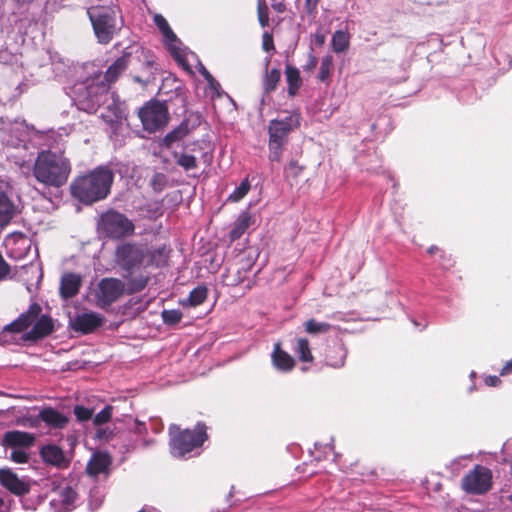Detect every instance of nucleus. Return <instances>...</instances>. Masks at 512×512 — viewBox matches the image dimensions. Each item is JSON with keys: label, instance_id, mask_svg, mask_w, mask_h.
I'll return each instance as SVG.
<instances>
[{"label": "nucleus", "instance_id": "9b49d317", "mask_svg": "<svg viewBox=\"0 0 512 512\" xmlns=\"http://www.w3.org/2000/svg\"><path fill=\"white\" fill-rule=\"evenodd\" d=\"M461 487L469 494H485L492 487L491 470L485 466L476 465L462 478Z\"/></svg>", "mask_w": 512, "mask_h": 512}, {"label": "nucleus", "instance_id": "e2e57ef3", "mask_svg": "<svg viewBox=\"0 0 512 512\" xmlns=\"http://www.w3.org/2000/svg\"><path fill=\"white\" fill-rule=\"evenodd\" d=\"M153 64H154V61H153V60H151V59H147V60L145 61V66H146L147 68H151V67L153 66Z\"/></svg>", "mask_w": 512, "mask_h": 512}, {"label": "nucleus", "instance_id": "de8ad7c7", "mask_svg": "<svg viewBox=\"0 0 512 512\" xmlns=\"http://www.w3.org/2000/svg\"><path fill=\"white\" fill-rule=\"evenodd\" d=\"M129 429L132 430L138 436H142L147 432L145 423L140 422L138 420H133L132 423L129 424Z\"/></svg>", "mask_w": 512, "mask_h": 512}, {"label": "nucleus", "instance_id": "09e8293b", "mask_svg": "<svg viewBox=\"0 0 512 512\" xmlns=\"http://www.w3.org/2000/svg\"><path fill=\"white\" fill-rule=\"evenodd\" d=\"M319 0H305L304 10L308 15H315Z\"/></svg>", "mask_w": 512, "mask_h": 512}, {"label": "nucleus", "instance_id": "0eeeda50", "mask_svg": "<svg viewBox=\"0 0 512 512\" xmlns=\"http://www.w3.org/2000/svg\"><path fill=\"white\" fill-rule=\"evenodd\" d=\"M87 14L98 42L108 44L118 29L116 10L107 6H93L87 10Z\"/></svg>", "mask_w": 512, "mask_h": 512}, {"label": "nucleus", "instance_id": "338daca9", "mask_svg": "<svg viewBox=\"0 0 512 512\" xmlns=\"http://www.w3.org/2000/svg\"><path fill=\"white\" fill-rule=\"evenodd\" d=\"M17 2H21V3H25V2H30L31 0H16Z\"/></svg>", "mask_w": 512, "mask_h": 512}, {"label": "nucleus", "instance_id": "58836bf2", "mask_svg": "<svg viewBox=\"0 0 512 512\" xmlns=\"http://www.w3.org/2000/svg\"><path fill=\"white\" fill-rule=\"evenodd\" d=\"M333 65V58L330 55H326L322 58L318 79L321 82H326L329 79L331 67Z\"/></svg>", "mask_w": 512, "mask_h": 512}, {"label": "nucleus", "instance_id": "cd10ccee", "mask_svg": "<svg viewBox=\"0 0 512 512\" xmlns=\"http://www.w3.org/2000/svg\"><path fill=\"white\" fill-rule=\"evenodd\" d=\"M251 225V215L247 211H243L238 216L237 220L234 223L232 230L230 231L231 240L239 239L244 232Z\"/></svg>", "mask_w": 512, "mask_h": 512}, {"label": "nucleus", "instance_id": "423d86ee", "mask_svg": "<svg viewBox=\"0 0 512 512\" xmlns=\"http://www.w3.org/2000/svg\"><path fill=\"white\" fill-rule=\"evenodd\" d=\"M170 451L174 457L184 458L193 450L202 446L207 439L206 426L198 423L193 430H181L176 424L169 427Z\"/></svg>", "mask_w": 512, "mask_h": 512}, {"label": "nucleus", "instance_id": "f03ea898", "mask_svg": "<svg viewBox=\"0 0 512 512\" xmlns=\"http://www.w3.org/2000/svg\"><path fill=\"white\" fill-rule=\"evenodd\" d=\"M44 149L37 154L31 166L33 153L29 155H12L13 162L29 174L31 168L35 179L46 187L59 188L65 185L71 173V163L61 152Z\"/></svg>", "mask_w": 512, "mask_h": 512}, {"label": "nucleus", "instance_id": "72a5a7b5", "mask_svg": "<svg viewBox=\"0 0 512 512\" xmlns=\"http://www.w3.org/2000/svg\"><path fill=\"white\" fill-rule=\"evenodd\" d=\"M176 163L181 166L185 171L197 168V159L194 155L183 153H174Z\"/></svg>", "mask_w": 512, "mask_h": 512}, {"label": "nucleus", "instance_id": "0e129e2a", "mask_svg": "<svg viewBox=\"0 0 512 512\" xmlns=\"http://www.w3.org/2000/svg\"><path fill=\"white\" fill-rule=\"evenodd\" d=\"M437 250H438V248H437L436 246H431V247L428 249V253H429V254H434Z\"/></svg>", "mask_w": 512, "mask_h": 512}, {"label": "nucleus", "instance_id": "ddd939ff", "mask_svg": "<svg viewBox=\"0 0 512 512\" xmlns=\"http://www.w3.org/2000/svg\"><path fill=\"white\" fill-rule=\"evenodd\" d=\"M300 115L292 112L281 119L271 120L268 126L269 138L286 142L288 134L299 126Z\"/></svg>", "mask_w": 512, "mask_h": 512}, {"label": "nucleus", "instance_id": "13d9d810", "mask_svg": "<svg viewBox=\"0 0 512 512\" xmlns=\"http://www.w3.org/2000/svg\"><path fill=\"white\" fill-rule=\"evenodd\" d=\"M9 509L8 503L5 499L0 495V512H7Z\"/></svg>", "mask_w": 512, "mask_h": 512}, {"label": "nucleus", "instance_id": "4c0bfd02", "mask_svg": "<svg viewBox=\"0 0 512 512\" xmlns=\"http://www.w3.org/2000/svg\"><path fill=\"white\" fill-rule=\"evenodd\" d=\"M208 290L204 286L194 288L188 297V302L191 306H198L202 304L207 298Z\"/></svg>", "mask_w": 512, "mask_h": 512}, {"label": "nucleus", "instance_id": "7c9ffc66", "mask_svg": "<svg viewBox=\"0 0 512 512\" xmlns=\"http://www.w3.org/2000/svg\"><path fill=\"white\" fill-rule=\"evenodd\" d=\"M349 34L342 30L334 32L331 40L332 49L336 53H342L349 47Z\"/></svg>", "mask_w": 512, "mask_h": 512}, {"label": "nucleus", "instance_id": "052dcab7", "mask_svg": "<svg viewBox=\"0 0 512 512\" xmlns=\"http://www.w3.org/2000/svg\"><path fill=\"white\" fill-rule=\"evenodd\" d=\"M309 58H310V62L307 67L312 68L317 64V58L315 56H313L312 54L309 55Z\"/></svg>", "mask_w": 512, "mask_h": 512}, {"label": "nucleus", "instance_id": "c85d7f7f", "mask_svg": "<svg viewBox=\"0 0 512 512\" xmlns=\"http://www.w3.org/2000/svg\"><path fill=\"white\" fill-rule=\"evenodd\" d=\"M285 74L288 83V94L294 96L302 84L300 73L297 68L287 66Z\"/></svg>", "mask_w": 512, "mask_h": 512}, {"label": "nucleus", "instance_id": "79ce46f5", "mask_svg": "<svg viewBox=\"0 0 512 512\" xmlns=\"http://www.w3.org/2000/svg\"><path fill=\"white\" fill-rule=\"evenodd\" d=\"M303 169L304 167L297 161L291 160L284 169L285 177L295 179L302 173Z\"/></svg>", "mask_w": 512, "mask_h": 512}, {"label": "nucleus", "instance_id": "412c9836", "mask_svg": "<svg viewBox=\"0 0 512 512\" xmlns=\"http://www.w3.org/2000/svg\"><path fill=\"white\" fill-rule=\"evenodd\" d=\"M111 464V459L108 454L98 452L94 453L87 464V472L92 476H97L105 473Z\"/></svg>", "mask_w": 512, "mask_h": 512}, {"label": "nucleus", "instance_id": "c9c22d12", "mask_svg": "<svg viewBox=\"0 0 512 512\" xmlns=\"http://www.w3.org/2000/svg\"><path fill=\"white\" fill-rule=\"evenodd\" d=\"M285 142L269 138V160L272 162H280L283 154Z\"/></svg>", "mask_w": 512, "mask_h": 512}, {"label": "nucleus", "instance_id": "9d476101", "mask_svg": "<svg viewBox=\"0 0 512 512\" xmlns=\"http://www.w3.org/2000/svg\"><path fill=\"white\" fill-rule=\"evenodd\" d=\"M138 114L144 130L149 133L162 129L169 119L167 106L157 100L146 103Z\"/></svg>", "mask_w": 512, "mask_h": 512}, {"label": "nucleus", "instance_id": "3c124183", "mask_svg": "<svg viewBox=\"0 0 512 512\" xmlns=\"http://www.w3.org/2000/svg\"><path fill=\"white\" fill-rule=\"evenodd\" d=\"M258 18H259V22L261 24L262 27H265L268 25V11L267 9H263L261 7V5H259L258 7Z\"/></svg>", "mask_w": 512, "mask_h": 512}, {"label": "nucleus", "instance_id": "37998d69", "mask_svg": "<svg viewBox=\"0 0 512 512\" xmlns=\"http://www.w3.org/2000/svg\"><path fill=\"white\" fill-rule=\"evenodd\" d=\"M93 413H94L93 409L86 408L81 405H76L74 407V414L79 421H87V420L91 419L93 416Z\"/></svg>", "mask_w": 512, "mask_h": 512}, {"label": "nucleus", "instance_id": "680f3d73", "mask_svg": "<svg viewBox=\"0 0 512 512\" xmlns=\"http://www.w3.org/2000/svg\"><path fill=\"white\" fill-rule=\"evenodd\" d=\"M507 370H512V361L502 369L501 374H504Z\"/></svg>", "mask_w": 512, "mask_h": 512}, {"label": "nucleus", "instance_id": "774afa93", "mask_svg": "<svg viewBox=\"0 0 512 512\" xmlns=\"http://www.w3.org/2000/svg\"><path fill=\"white\" fill-rule=\"evenodd\" d=\"M509 501L512 502V494L508 497Z\"/></svg>", "mask_w": 512, "mask_h": 512}, {"label": "nucleus", "instance_id": "5701e85b", "mask_svg": "<svg viewBox=\"0 0 512 512\" xmlns=\"http://www.w3.org/2000/svg\"><path fill=\"white\" fill-rule=\"evenodd\" d=\"M129 56L123 55L116 59L107 69L104 76H102V80L106 84H110L117 80L122 72H124L128 66Z\"/></svg>", "mask_w": 512, "mask_h": 512}, {"label": "nucleus", "instance_id": "864d4df0", "mask_svg": "<svg viewBox=\"0 0 512 512\" xmlns=\"http://www.w3.org/2000/svg\"><path fill=\"white\" fill-rule=\"evenodd\" d=\"M208 82L209 88L213 90L217 96H220V84L212 77V80L209 78L206 80Z\"/></svg>", "mask_w": 512, "mask_h": 512}, {"label": "nucleus", "instance_id": "a19ab883", "mask_svg": "<svg viewBox=\"0 0 512 512\" xmlns=\"http://www.w3.org/2000/svg\"><path fill=\"white\" fill-rule=\"evenodd\" d=\"M162 319L167 325H175L181 321L182 313L177 309L164 310L162 312Z\"/></svg>", "mask_w": 512, "mask_h": 512}, {"label": "nucleus", "instance_id": "aec40b11", "mask_svg": "<svg viewBox=\"0 0 512 512\" xmlns=\"http://www.w3.org/2000/svg\"><path fill=\"white\" fill-rule=\"evenodd\" d=\"M39 419L54 429H62L68 423V418L64 414L51 407L42 409L39 413Z\"/></svg>", "mask_w": 512, "mask_h": 512}, {"label": "nucleus", "instance_id": "a18cd8bd", "mask_svg": "<svg viewBox=\"0 0 512 512\" xmlns=\"http://www.w3.org/2000/svg\"><path fill=\"white\" fill-rule=\"evenodd\" d=\"M102 501H103V496L100 494L99 491L95 490V491L90 492L89 506H90L91 510L98 509L101 506Z\"/></svg>", "mask_w": 512, "mask_h": 512}, {"label": "nucleus", "instance_id": "39448f33", "mask_svg": "<svg viewBox=\"0 0 512 512\" xmlns=\"http://www.w3.org/2000/svg\"><path fill=\"white\" fill-rule=\"evenodd\" d=\"M42 307L38 303H32L28 310L22 313L16 320L7 325L4 331L22 332L33 325L25 335L26 340L42 339L54 330L53 320L48 315H41Z\"/></svg>", "mask_w": 512, "mask_h": 512}, {"label": "nucleus", "instance_id": "69168bd1", "mask_svg": "<svg viewBox=\"0 0 512 512\" xmlns=\"http://www.w3.org/2000/svg\"><path fill=\"white\" fill-rule=\"evenodd\" d=\"M233 493H234V486L231 487L228 497L231 498L233 496Z\"/></svg>", "mask_w": 512, "mask_h": 512}, {"label": "nucleus", "instance_id": "20e7f679", "mask_svg": "<svg viewBox=\"0 0 512 512\" xmlns=\"http://www.w3.org/2000/svg\"><path fill=\"white\" fill-rule=\"evenodd\" d=\"M114 173L107 166H99L86 175L74 179L71 193L80 202L92 204L105 199L110 193Z\"/></svg>", "mask_w": 512, "mask_h": 512}, {"label": "nucleus", "instance_id": "f3484780", "mask_svg": "<svg viewBox=\"0 0 512 512\" xmlns=\"http://www.w3.org/2000/svg\"><path fill=\"white\" fill-rule=\"evenodd\" d=\"M34 436L31 433L24 431H8L3 435L1 444L13 449L27 448L33 445Z\"/></svg>", "mask_w": 512, "mask_h": 512}, {"label": "nucleus", "instance_id": "a878e982", "mask_svg": "<svg viewBox=\"0 0 512 512\" xmlns=\"http://www.w3.org/2000/svg\"><path fill=\"white\" fill-rule=\"evenodd\" d=\"M76 498V492L68 485L60 486L55 490V497L52 503H60L65 509H68Z\"/></svg>", "mask_w": 512, "mask_h": 512}, {"label": "nucleus", "instance_id": "5fc2aeb1", "mask_svg": "<svg viewBox=\"0 0 512 512\" xmlns=\"http://www.w3.org/2000/svg\"><path fill=\"white\" fill-rule=\"evenodd\" d=\"M146 284H147V279L140 278L139 280L136 281L135 287L133 289H131L130 292L141 291L146 286Z\"/></svg>", "mask_w": 512, "mask_h": 512}, {"label": "nucleus", "instance_id": "c03bdc74", "mask_svg": "<svg viewBox=\"0 0 512 512\" xmlns=\"http://www.w3.org/2000/svg\"><path fill=\"white\" fill-rule=\"evenodd\" d=\"M10 459L15 463H26L29 459L28 453L24 450V448L13 449L10 454Z\"/></svg>", "mask_w": 512, "mask_h": 512}, {"label": "nucleus", "instance_id": "bb28decb", "mask_svg": "<svg viewBox=\"0 0 512 512\" xmlns=\"http://www.w3.org/2000/svg\"><path fill=\"white\" fill-rule=\"evenodd\" d=\"M346 356V349L342 345H337L328 351L326 363L333 368H340L344 365Z\"/></svg>", "mask_w": 512, "mask_h": 512}, {"label": "nucleus", "instance_id": "f257e3e1", "mask_svg": "<svg viewBox=\"0 0 512 512\" xmlns=\"http://www.w3.org/2000/svg\"><path fill=\"white\" fill-rule=\"evenodd\" d=\"M73 102L76 107L88 114L100 111V117L111 126L125 118L124 104L119 97L109 91V86L97 74L73 87Z\"/></svg>", "mask_w": 512, "mask_h": 512}, {"label": "nucleus", "instance_id": "4468645a", "mask_svg": "<svg viewBox=\"0 0 512 512\" xmlns=\"http://www.w3.org/2000/svg\"><path fill=\"white\" fill-rule=\"evenodd\" d=\"M154 23L161 31L164 37V43L170 53L175 57L178 62L184 60V50L181 48V41L177 38L176 34L170 28L167 20L160 14L154 16Z\"/></svg>", "mask_w": 512, "mask_h": 512}, {"label": "nucleus", "instance_id": "dca6fc26", "mask_svg": "<svg viewBox=\"0 0 512 512\" xmlns=\"http://www.w3.org/2000/svg\"><path fill=\"white\" fill-rule=\"evenodd\" d=\"M103 317L96 312H85L77 314L73 320H71V327L75 331L88 334L96 330L103 323Z\"/></svg>", "mask_w": 512, "mask_h": 512}, {"label": "nucleus", "instance_id": "393cba45", "mask_svg": "<svg viewBox=\"0 0 512 512\" xmlns=\"http://www.w3.org/2000/svg\"><path fill=\"white\" fill-rule=\"evenodd\" d=\"M168 259V253L166 248L160 247L153 250L146 249V260L144 266H164Z\"/></svg>", "mask_w": 512, "mask_h": 512}, {"label": "nucleus", "instance_id": "6e6d98bb", "mask_svg": "<svg viewBox=\"0 0 512 512\" xmlns=\"http://www.w3.org/2000/svg\"><path fill=\"white\" fill-rule=\"evenodd\" d=\"M198 71L206 80L209 78L212 80V75L202 63L198 64Z\"/></svg>", "mask_w": 512, "mask_h": 512}, {"label": "nucleus", "instance_id": "473e14b6", "mask_svg": "<svg viewBox=\"0 0 512 512\" xmlns=\"http://www.w3.org/2000/svg\"><path fill=\"white\" fill-rule=\"evenodd\" d=\"M295 353L298 355L300 361L302 362H311L313 360L309 341L305 338H299L297 340Z\"/></svg>", "mask_w": 512, "mask_h": 512}, {"label": "nucleus", "instance_id": "f8f14e48", "mask_svg": "<svg viewBox=\"0 0 512 512\" xmlns=\"http://www.w3.org/2000/svg\"><path fill=\"white\" fill-rule=\"evenodd\" d=\"M125 293V283L118 279L107 277L99 281L95 289V300L98 307L105 309L118 301Z\"/></svg>", "mask_w": 512, "mask_h": 512}, {"label": "nucleus", "instance_id": "4d7b16f0", "mask_svg": "<svg viewBox=\"0 0 512 512\" xmlns=\"http://www.w3.org/2000/svg\"><path fill=\"white\" fill-rule=\"evenodd\" d=\"M485 383L488 386H497L500 383V379L497 376H489L485 379Z\"/></svg>", "mask_w": 512, "mask_h": 512}, {"label": "nucleus", "instance_id": "b1692460", "mask_svg": "<svg viewBox=\"0 0 512 512\" xmlns=\"http://www.w3.org/2000/svg\"><path fill=\"white\" fill-rule=\"evenodd\" d=\"M16 206L6 192H0V225H6L16 214Z\"/></svg>", "mask_w": 512, "mask_h": 512}, {"label": "nucleus", "instance_id": "f704fd0d", "mask_svg": "<svg viewBox=\"0 0 512 512\" xmlns=\"http://www.w3.org/2000/svg\"><path fill=\"white\" fill-rule=\"evenodd\" d=\"M251 188L248 178L244 179L238 187L228 196L227 201L237 203L242 200Z\"/></svg>", "mask_w": 512, "mask_h": 512}, {"label": "nucleus", "instance_id": "e433bc0d", "mask_svg": "<svg viewBox=\"0 0 512 512\" xmlns=\"http://www.w3.org/2000/svg\"><path fill=\"white\" fill-rule=\"evenodd\" d=\"M280 77L281 72L277 68H273L272 70L267 72L263 82L265 92L269 93L275 90L280 80Z\"/></svg>", "mask_w": 512, "mask_h": 512}, {"label": "nucleus", "instance_id": "ea45409f", "mask_svg": "<svg viewBox=\"0 0 512 512\" xmlns=\"http://www.w3.org/2000/svg\"><path fill=\"white\" fill-rule=\"evenodd\" d=\"M113 407L110 405L105 406L99 413L93 417V424L100 426L107 423L112 418Z\"/></svg>", "mask_w": 512, "mask_h": 512}, {"label": "nucleus", "instance_id": "2f4dec72", "mask_svg": "<svg viewBox=\"0 0 512 512\" xmlns=\"http://www.w3.org/2000/svg\"><path fill=\"white\" fill-rule=\"evenodd\" d=\"M304 329L308 334H325L331 329V325L326 322H320L315 319H309L304 323Z\"/></svg>", "mask_w": 512, "mask_h": 512}, {"label": "nucleus", "instance_id": "7ed1b4c3", "mask_svg": "<svg viewBox=\"0 0 512 512\" xmlns=\"http://www.w3.org/2000/svg\"><path fill=\"white\" fill-rule=\"evenodd\" d=\"M72 131V127H61L58 130L39 131L30 127L24 120H10L0 118V139L9 147L24 150L28 149L29 141L43 142L51 148H59L64 138Z\"/></svg>", "mask_w": 512, "mask_h": 512}, {"label": "nucleus", "instance_id": "603ef678", "mask_svg": "<svg viewBox=\"0 0 512 512\" xmlns=\"http://www.w3.org/2000/svg\"><path fill=\"white\" fill-rule=\"evenodd\" d=\"M263 49L267 52L274 49L272 36L268 33L263 35Z\"/></svg>", "mask_w": 512, "mask_h": 512}, {"label": "nucleus", "instance_id": "1a4fd4ad", "mask_svg": "<svg viewBox=\"0 0 512 512\" xmlns=\"http://www.w3.org/2000/svg\"><path fill=\"white\" fill-rule=\"evenodd\" d=\"M146 248L134 242H124L115 249V263L129 274L144 265Z\"/></svg>", "mask_w": 512, "mask_h": 512}, {"label": "nucleus", "instance_id": "8fccbe9b", "mask_svg": "<svg viewBox=\"0 0 512 512\" xmlns=\"http://www.w3.org/2000/svg\"><path fill=\"white\" fill-rule=\"evenodd\" d=\"M164 182H165V176L161 173L156 174L152 180L153 188L155 190H159V191L162 190Z\"/></svg>", "mask_w": 512, "mask_h": 512}, {"label": "nucleus", "instance_id": "49530a36", "mask_svg": "<svg viewBox=\"0 0 512 512\" xmlns=\"http://www.w3.org/2000/svg\"><path fill=\"white\" fill-rule=\"evenodd\" d=\"M114 437V434L112 430L108 428H98L95 432V438L102 442H107L109 440H112Z\"/></svg>", "mask_w": 512, "mask_h": 512}, {"label": "nucleus", "instance_id": "c756f323", "mask_svg": "<svg viewBox=\"0 0 512 512\" xmlns=\"http://www.w3.org/2000/svg\"><path fill=\"white\" fill-rule=\"evenodd\" d=\"M189 133L188 124L181 123L178 127L170 131L163 139V145L170 148L173 143L180 141Z\"/></svg>", "mask_w": 512, "mask_h": 512}, {"label": "nucleus", "instance_id": "4be33fe9", "mask_svg": "<svg viewBox=\"0 0 512 512\" xmlns=\"http://www.w3.org/2000/svg\"><path fill=\"white\" fill-rule=\"evenodd\" d=\"M272 362L276 369L284 372L290 371L295 365L293 357L281 349L280 343L274 345Z\"/></svg>", "mask_w": 512, "mask_h": 512}, {"label": "nucleus", "instance_id": "bf43d9fd", "mask_svg": "<svg viewBox=\"0 0 512 512\" xmlns=\"http://www.w3.org/2000/svg\"><path fill=\"white\" fill-rule=\"evenodd\" d=\"M315 40H316V43H317L318 45H323V44H324V42H325V37H324V35H322V34H316V35H315Z\"/></svg>", "mask_w": 512, "mask_h": 512}, {"label": "nucleus", "instance_id": "6ab92c4d", "mask_svg": "<svg viewBox=\"0 0 512 512\" xmlns=\"http://www.w3.org/2000/svg\"><path fill=\"white\" fill-rule=\"evenodd\" d=\"M41 457L44 462L57 466L64 467L67 466L68 461L64 455V452L61 448L56 445H46L40 451Z\"/></svg>", "mask_w": 512, "mask_h": 512}, {"label": "nucleus", "instance_id": "a211bd4d", "mask_svg": "<svg viewBox=\"0 0 512 512\" xmlns=\"http://www.w3.org/2000/svg\"><path fill=\"white\" fill-rule=\"evenodd\" d=\"M82 285V277L76 273H65L61 277L59 292L63 299L76 296Z\"/></svg>", "mask_w": 512, "mask_h": 512}, {"label": "nucleus", "instance_id": "2eb2a0df", "mask_svg": "<svg viewBox=\"0 0 512 512\" xmlns=\"http://www.w3.org/2000/svg\"><path fill=\"white\" fill-rule=\"evenodd\" d=\"M0 484L11 493L22 496L30 491V484L27 480L19 478L9 468L0 469Z\"/></svg>", "mask_w": 512, "mask_h": 512}, {"label": "nucleus", "instance_id": "6e6552de", "mask_svg": "<svg viewBox=\"0 0 512 512\" xmlns=\"http://www.w3.org/2000/svg\"><path fill=\"white\" fill-rule=\"evenodd\" d=\"M99 230L113 239H120L134 234L133 222L124 214L114 210L102 214L98 222Z\"/></svg>", "mask_w": 512, "mask_h": 512}]
</instances>
